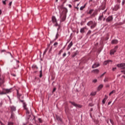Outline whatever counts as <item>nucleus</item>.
Returning a JSON list of instances; mask_svg holds the SVG:
<instances>
[{
  "label": "nucleus",
  "instance_id": "nucleus-1",
  "mask_svg": "<svg viewBox=\"0 0 125 125\" xmlns=\"http://www.w3.org/2000/svg\"><path fill=\"white\" fill-rule=\"evenodd\" d=\"M87 25L90 27V29H94L97 26V22L95 21H90L87 23Z\"/></svg>",
  "mask_w": 125,
  "mask_h": 125
},
{
  "label": "nucleus",
  "instance_id": "nucleus-2",
  "mask_svg": "<svg viewBox=\"0 0 125 125\" xmlns=\"http://www.w3.org/2000/svg\"><path fill=\"white\" fill-rule=\"evenodd\" d=\"M11 92V89H5L4 88H2V95H4Z\"/></svg>",
  "mask_w": 125,
  "mask_h": 125
},
{
  "label": "nucleus",
  "instance_id": "nucleus-3",
  "mask_svg": "<svg viewBox=\"0 0 125 125\" xmlns=\"http://www.w3.org/2000/svg\"><path fill=\"white\" fill-rule=\"evenodd\" d=\"M118 46H116L114 48L110 51V55H114L116 52H117V50H118Z\"/></svg>",
  "mask_w": 125,
  "mask_h": 125
},
{
  "label": "nucleus",
  "instance_id": "nucleus-4",
  "mask_svg": "<svg viewBox=\"0 0 125 125\" xmlns=\"http://www.w3.org/2000/svg\"><path fill=\"white\" fill-rule=\"evenodd\" d=\"M113 16H109L105 20V21L106 23H111L113 21Z\"/></svg>",
  "mask_w": 125,
  "mask_h": 125
},
{
  "label": "nucleus",
  "instance_id": "nucleus-5",
  "mask_svg": "<svg viewBox=\"0 0 125 125\" xmlns=\"http://www.w3.org/2000/svg\"><path fill=\"white\" fill-rule=\"evenodd\" d=\"M69 103H71V104H72V105H74V107H76V108H82V106L80 104H76L75 102H69Z\"/></svg>",
  "mask_w": 125,
  "mask_h": 125
},
{
  "label": "nucleus",
  "instance_id": "nucleus-6",
  "mask_svg": "<svg viewBox=\"0 0 125 125\" xmlns=\"http://www.w3.org/2000/svg\"><path fill=\"white\" fill-rule=\"evenodd\" d=\"M117 66L118 67V68H121V69H123V70H125V63H121L120 64H118L117 65Z\"/></svg>",
  "mask_w": 125,
  "mask_h": 125
},
{
  "label": "nucleus",
  "instance_id": "nucleus-7",
  "mask_svg": "<svg viewBox=\"0 0 125 125\" xmlns=\"http://www.w3.org/2000/svg\"><path fill=\"white\" fill-rule=\"evenodd\" d=\"M100 66V64L99 63H95L93 64L92 68L94 69L95 68H97V67H99Z\"/></svg>",
  "mask_w": 125,
  "mask_h": 125
},
{
  "label": "nucleus",
  "instance_id": "nucleus-8",
  "mask_svg": "<svg viewBox=\"0 0 125 125\" xmlns=\"http://www.w3.org/2000/svg\"><path fill=\"white\" fill-rule=\"evenodd\" d=\"M118 42H119V41H118V40H113L111 41V44H117L118 43Z\"/></svg>",
  "mask_w": 125,
  "mask_h": 125
},
{
  "label": "nucleus",
  "instance_id": "nucleus-9",
  "mask_svg": "<svg viewBox=\"0 0 125 125\" xmlns=\"http://www.w3.org/2000/svg\"><path fill=\"white\" fill-rule=\"evenodd\" d=\"M72 46H73V42H71L70 43L68 44L67 50H69V49H70Z\"/></svg>",
  "mask_w": 125,
  "mask_h": 125
},
{
  "label": "nucleus",
  "instance_id": "nucleus-10",
  "mask_svg": "<svg viewBox=\"0 0 125 125\" xmlns=\"http://www.w3.org/2000/svg\"><path fill=\"white\" fill-rule=\"evenodd\" d=\"M107 99H108V97L107 96V95H105L104 98L102 101V103H103V104H105V103Z\"/></svg>",
  "mask_w": 125,
  "mask_h": 125
},
{
  "label": "nucleus",
  "instance_id": "nucleus-11",
  "mask_svg": "<svg viewBox=\"0 0 125 125\" xmlns=\"http://www.w3.org/2000/svg\"><path fill=\"white\" fill-rule=\"evenodd\" d=\"M52 21L53 23H57V20L56 19V18L54 16H53L52 18Z\"/></svg>",
  "mask_w": 125,
  "mask_h": 125
},
{
  "label": "nucleus",
  "instance_id": "nucleus-12",
  "mask_svg": "<svg viewBox=\"0 0 125 125\" xmlns=\"http://www.w3.org/2000/svg\"><path fill=\"white\" fill-rule=\"evenodd\" d=\"M110 62H113V61H112V60H107L104 62V65H107V64H108V63H110Z\"/></svg>",
  "mask_w": 125,
  "mask_h": 125
},
{
  "label": "nucleus",
  "instance_id": "nucleus-13",
  "mask_svg": "<svg viewBox=\"0 0 125 125\" xmlns=\"http://www.w3.org/2000/svg\"><path fill=\"white\" fill-rule=\"evenodd\" d=\"M10 109H11V111L12 112H14V111H16V107L14 106H11L10 107Z\"/></svg>",
  "mask_w": 125,
  "mask_h": 125
},
{
  "label": "nucleus",
  "instance_id": "nucleus-14",
  "mask_svg": "<svg viewBox=\"0 0 125 125\" xmlns=\"http://www.w3.org/2000/svg\"><path fill=\"white\" fill-rule=\"evenodd\" d=\"M92 73H94V74H98V73H99V69H96L95 70H93L92 71Z\"/></svg>",
  "mask_w": 125,
  "mask_h": 125
},
{
  "label": "nucleus",
  "instance_id": "nucleus-15",
  "mask_svg": "<svg viewBox=\"0 0 125 125\" xmlns=\"http://www.w3.org/2000/svg\"><path fill=\"white\" fill-rule=\"evenodd\" d=\"M66 20V16L65 15H63L62 18L61 20V22H64V21Z\"/></svg>",
  "mask_w": 125,
  "mask_h": 125
},
{
  "label": "nucleus",
  "instance_id": "nucleus-16",
  "mask_svg": "<svg viewBox=\"0 0 125 125\" xmlns=\"http://www.w3.org/2000/svg\"><path fill=\"white\" fill-rule=\"evenodd\" d=\"M84 30H85V27L82 28L80 30V33H81V34H83V33H84Z\"/></svg>",
  "mask_w": 125,
  "mask_h": 125
},
{
  "label": "nucleus",
  "instance_id": "nucleus-17",
  "mask_svg": "<svg viewBox=\"0 0 125 125\" xmlns=\"http://www.w3.org/2000/svg\"><path fill=\"white\" fill-rule=\"evenodd\" d=\"M103 17H104V16L103 15V14H102V16H100L98 18L99 21H102V19H103Z\"/></svg>",
  "mask_w": 125,
  "mask_h": 125
},
{
  "label": "nucleus",
  "instance_id": "nucleus-18",
  "mask_svg": "<svg viewBox=\"0 0 125 125\" xmlns=\"http://www.w3.org/2000/svg\"><path fill=\"white\" fill-rule=\"evenodd\" d=\"M79 53V52L78 51H76L73 53V54L72 55V57H75L76 55Z\"/></svg>",
  "mask_w": 125,
  "mask_h": 125
},
{
  "label": "nucleus",
  "instance_id": "nucleus-19",
  "mask_svg": "<svg viewBox=\"0 0 125 125\" xmlns=\"http://www.w3.org/2000/svg\"><path fill=\"white\" fill-rule=\"evenodd\" d=\"M103 88V84H100L98 87V90H100L102 88Z\"/></svg>",
  "mask_w": 125,
  "mask_h": 125
},
{
  "label": "nucleus",
  "instance_id": "nucleus-20",
  "mask_svg": "<svg viewBox=\"0 0 125 125\" xmlns=\"http://www.w3.org/2000/svg\"><path fill=\"white\" fill-rule=\"evenodd\" d=\"M90 95L91 96H95V95H96V92H91Z\"/></svg>",
  "mask_w": 125,
  "mask_h": 125
},
{
  "label": "nucleus",
  "instance_id": "nucleus-21",
  "mask_svg": "<svg viewBox=\"0 0 125 125\" xmlns=\"http://www.w3.org/2000/svg\"><path fill=\"white\" fill-rule=\"evenodd\" d=\"M86 5V4H85L84 6H82L80 7V10H83L84 8H85V6Z\"/></svg>",
  "mask_w": 125,
  "mask_h": 125
},
{
  "label": "nucleus",
  "instance_id": "nucleus-22",
  "mask_svg": "<svg viewBox=\"0 0 125 125\" xmlns=\"http://www.w3.org/2000/svg\"><path fill=\"white\" fill-rule=\"evenodd\" d=\"M64 50V47L62 48L61 50H60V51L59 52V55H61V54L62 53V52H63V51Z\"/></svg>",
  "mask_w": 125,
  "mask_h": 125
},
{
  "label": "nucleus",
  "instance_id": "nucleus-23",
  "mask_svg": "<svg viewBox=\"0 0 125 125\" xmlns=\"http://www.w3.org/2000/svg\"><path fill=\"white\" fill-rule=\"evenodd\" d=\"M23 108H24L25 110H27V105L26 104V103H23Z\"/></svg>",
  "mask_w": 125,
  "mask_h": 125
},
{
  "label": "nucleus",
  "instance_id": "nucleus-24",
  "mask_svg": "<svg viewBox=\"0 0 125 125\" xmlns=\"http://www.w3.org/2000/svg\"><path fill=\"white\" fill-rule=\"evenodd\" d=\"M116 93V90H114L113 91H112L109 94V96H111V95H112V94H113V93Z\"/></svg>",
  "mask_w": 125,
  "mask_h": 125
},
{
  "label": "nucleus",
  "instance_id": "nucleus-25",
  "mask_svg": "<svg viewBox=\"0 0 125 125\" xmlns=\"http://www.w3.org/2000/svg\"><path fill=\"white\" fill-rule=\"evenodd\" d=\"M42 70H41L40 71V78H42Z\"/></svg>",
  "mask_w": 125,
  "mask_h": 125
},
{
  "label": "nucleus",
  "instance_id": "nucleus-26",
  "mask_svg": "<svg viewBox=\"0 0 125 125\" xmlns=\"http://www.w3.org/2000/svg\"><path fill=\"white\" fill-rule=\"evenodd\" d=\"M93 12V9H91L87 13V14H91Z\"/></svg>",
  "mask_w": 125,
  "mask_h": 125
},
{
  "label": "nucleus",
  "instance_id": "nucleus-27",
  "mask_svg": "<svg viewBox=\"0 0 125 125\" xmlns=\"http://www.w3.org/2000/svg\"><path fill=\"white\" fill-rule=\"evenodd\" d=\"M32 69H38V66H37V65H33L32 66Z\"/></svg>",
  "mask_w": 125,
  "mask_h": 125
},
{
  "label": "nucleus",
  "instance_id": "nucleus-28",
  "mask_svg": "<svg viewBox=\"0 0 125 125\" xmlns=\"http://www.w3.org/2000/svg\"><path fill=\"white\" fill-rule=\"evenodd\" d=\"M38 121L40 124H42V120L41 118H38Z\"/></svg>",
  "mask_w": 125,
  "mask_h": 125
},
{
  "label": "nucleus",
  "instance_id": "nucleus-29",
  "mask_svg": "<svg viewBox=\"0 0 125 125\" xmlns=\"http://www.w3.org/2000/svg\"><path fill=\"white\" fill-rule=\"evenodd\" d=\"M59 37V33L57 32V34L56 35V39H58Z\"/></svg>",
  "mask_w": 125,
  "mask_h": 125
},
{
  "label": "nucleus",
  "instance_id": "nucleus-30",
  "mask_svg": "<svg viewBox=\"0 0 125 125\" xmlns=\"http://www.w3.org/2000/svg\"><path fill=\"white\" fill-rule=\"evenodd\" d=\"M109 79L108 78H105L104 80V83H106V82H108Z\"/></svg>",
  "mask_w": 125,
  "mask_h": 125
},
{
  "label": "nucleus",
  "instance_id": "nucleus-31",
  "mask_svg": "<svg viewBox=\"0 0 125 125\" xmlns=\"http://www.w3.org/2000/svg\"><path fill=\"white\" fill-rule=\"evenodd\" d=\"M58 45V42H56L54 43V46H55V47H56V46H57Z\"/></svg>",
  "mask_w": 125,
  "mask_h": 125
},
{
  "label": "nucleus",
  "instance_id": "nucleus-32",
  "mask_svg": "<svg viewBox=\"0 0 125 125\" xmlns=\"http://www.w3.org/2000/svg\"><path fill=\"white\" fill-rule=\"evenodd\" d=\"M26 111V114H30V111L28 110V108L27 109H25Z\"/></svg>",
  "mask_w": 125,
  "mask_h": 125
},
{
  "label": "nucleus",
  "instance_id": "nucleus-33",
  "mask_svg": "<svg viewBox=\"0 0 125 125\" xmlns=\"http://www.w3.org/2000/svg\"><path fill=\"white\" fill-rule=\"evenodd\" d=\"M91 34V31L90 30H89L87 33V35H90Z\"/></svg>",
  "mask_w": 125,
  "mask_h": 125
},
{
  "label": "nucleus",
  "instance_id": "nucleus-34",
  "mask_svg": "<svg viewBox=\"0 0 125 125\" xmlns=\"http://www.w3.org/2000/svg\"><path fill=\"white\" fill-rule=\"evenodd\" d=\"M46 52H47V49H46L44 52H43V55H44V54H45V53H46Z\"/></svg>",
  "mask_w": 125,
  "mask_h": 125
},
{
  "label": "nucleus",
  "instance_id": "nucleus-35",
  "mask_svg": "<svg viewBox=\"0 0 125 125\" xmlns=\"http://www.w3.org/2000/svg\"><path fill=\"white\" fill-rule=\"evenodd\" d=\"M54 23L55 24V26H56V27H57V26H59L57 21L56 22H55Z\"/></svg>",
  "mask_w": 125,
  "mask_h": 125
},
{
  "label": "nucleus",
  "instance_id": "nucleus-36",
  "mask_svg": "<svg viewBox=\"0 0 125 125\" xmlns=\"http://www.w3.org/2000/svg\"><path fill=\"white\" fill-rule=\"evenodd\" d=\"M67 55V54L66 53H64L62 55V57H65Z\"/></svg>",
  "mask_w": 125,
  "mask_h": 125
},
{
  "label": "nucleus",
  "instance_id": "nucleus-37",
  "mask_svg": "<svg viewBox=\"0 0 125 125\" xmlns=\"http://www.w3.org/2000/svg\"><path fill=\"white\" fill-rule=\"evenodd\" d=\"M93 83H97V79H94V80H93Z\"/></svg>",
  "mask_w": 125,
  "mask_h": 125
},
{
  "label": "nucleus",
  "instance_id": "nucleus-38",
  "mask_svg": "<svg viewBox=\"0 0 125 125\" xmlns=\"http://www.w3.org/2000/svg\"><path fill=\"white\" fill-rule=\"evenodd\" d=\"M11 118H12V119H13V118H14V115H13V113L11 114Z\"/></svg>",
  "mask_w": 125,
  "mask_h": 125
},
{
  "label": "nucleus",
  "instance_id": "nucleus-39",
  "mask_svg": "<svg viewBox=\"0 0 125 125\" xmlns=\"http://www.w3.org/2000/svg\"><path fill=\"white\" fill-rule=\"evenodd\" d=\"M8 125H13V123H12V122H9L8 123Z\"/></svg>",
  "mask_w": 125,
  "mask_h": 125
},
{
  "label": "nucleus",
  "instance_id": "nucleus-40",
  "mask_svg": "<svg viewBox=\"0 0 125 125\" xmlns=\"http://www.w3.org/2000/svg\"><path fill=\"white\" fill-rule=\"evenodd\" d=\"M6 0H5L4 1H2L3 4H4V5L6 4V3L5 2L6 1Z\"/></svg>",
  "mask_w": 125,
  "mask_h": 125
},
{
  "label": "nucleus",
  "instance_id": "nucleus-41",
  "mask_svg": "<svg viewBox=\"0 0 125 125\" xmlns=\"http://www.w3.org/2000/svg\"><path fill=\"white\" fill-rule=\"evenodd\" d=\"M105 74H106V72H104L102 75H101V78H102V77H103Z\"/></svg>",
  "mask_w": 125,
  "mask_h": 125
},
{
  "label": "nucleus",
  "instance_id": "nucleus-42",
  "mask_svg": "<svg viewBox=\"0 0 125 125\" xmlns=\"http://www.w3.org/2000/svg\"><path fill=\"white\" fill-rule=\"evenodd\" d=\"M125 0H123L122 5H124V4H125Z\"/></svg>",
  "mask_w": 125,
  "mask_h": 125
},
{
  "label": "nucleus",
  "instance_id": "nucleus-43",
  "mask_svg": "<svg viewBox=\"0 0 125 125\" xmlns=\"http://www.w3.org/2000/svg\"><path fill=\"white\" fill-rule=\"evenodd\" d=\"M56 90V88H54L52 92H55V91Z\"/></svg>",
  "mask_w": 125,
  "mask_h": 125
},
{
  "label": "nucleus",
  "instance_id": "nucleus-44",
  "mask_svg": "<svg viewBox=\"0 0 125 125\" xmlns=\"http://www.w3.org/2000/svg\"><path fill=\"white\" fill-rule=\"evenodd\" d=\"M107 12V9H106L104 12H103V14H105V13H106V12Z\"/></svg>",
  "mask_w": 125,
  "mask_h": 125
},
{
  "label": "nucleus",
  "instance_id": "nucleus-45",
  "mask_svg": "<svg viewBox=\"0 0 125 125\" xmlns=\"http://www.w3.org/2000/svg\"><path fill=\"white\" fill-rule=\"evenodd\" d=\"M68 7H69V8H72V5L71 4H68Z\"/></svg>",
  "mask_w": 125,
  "mask_h": 125
},
{
  "label": "nucleus",
  "instance_id": "nucleus-46",
  "mask_svg": "<svg viewBox=\"0 0 125 125\" xmlns=\"http://www.w3.org/2000/svg\"><path fill=\"white\" fill-rule=\"evenodd\" d=\"M11 4H12V1H11L9 3V5L10 6H11Z\"/></svg>",
  "mask_w": 125,
  "mask_h": 125
},
{
  "label": "nucleus",
  "instance_id": "nucleus-47",
  "mask_svg": "<svg viewBox=\"0 0 125 125\" xmlns=\"http://www.w3.org/2000/svg\"><path fill=\"white\" fill-rule=\"evenodd\" d=\"M121 73H123L125 75V70L121 71Z\"/></svg>",
  "mask_w": 125,
  "mask_h": 125
},
{
  "label": "nucleus",
  "instance_id": "nucleus-48",
  "mask_svg": "<svg viewBox=\"0 0 125 125\" xmlns=\"http://www.w3.org/2000/svg\"><path fill=\"white\" fill-rule=\"evenodd\" d=\"M117 68L116 67H114L112 68V71H114L115 70H116Z\"/></svg>",
  "mask_w": 125,
  "mask_h": 125
},
{
  "label": "nucleus",
  "instance_id": "nucleus-49",
  "mask_svg": "<svg viewBox=\"0 0 125 125\" xmlns=\"http://www.w3.org/2000/svg\"><path fill=\"white\" fill-rule=\"evenodd\" d=\"M57 119L58 120V121H61V119H60L59 117H57Z\"/></svg>",
  "mask_w": 125,
  "mask_h": 125
},
{
  "label": "nucleus",
  "instance_id": "nucleus-50",
  "mask_svg": "<svg viewBox=\"0 0 125 125\" xmlns=\"http://www.w3.org/2000/svg\"><path fill=\"white\" fill-rule=\"evenodd\" d=\"M110 122L111 123V124H112V125H113V121H112V120L110 119Z\"/></svg>",
  "mask_w": 125,
  "mask_h": 125
},
{
  "label": "nucleus",
  "instance_id": "nucleus-51",
  "mask_svg": "<svg viewBox=\"0 0 125 125\" xmlns=\"http://www.w3.org/2000/svg\"><path fill=\"white\" fill-rule=\"evenodd\" d=\"M111 103H112V102H109L107 104V105H110V104H111Z\"/></svg>",
  "mask_w": 125,
  "mask_h": 125
},
{
  "label": "nucleus",
  "instance_id": "nucleus-52",
  "mask_svg": "<svg viewBox=\"0 0 125 125\" xmlns=\"http://www.w3.org/2000/svg\"><path fill=\"white\" fill-rule=\"evenodd\" d=\"M59 29H60V26H59V27L57 28L58 32H59Z\"/></svg>",
  "mask_w": 125,
  "mask_h": 125
},
{
  "label": "nucleus",
  "instance_id": "nucleus-53",
  "mask_svg": "<svg viewBox=\"0 0 125 125\" xmlns=\"http://www.w3.org/2000/svg\"><path fill=\"white\" fill-rule=\"evenodd\" d=\"M75 8L76 9H77V10H79V7L77 6V7H75Z\"/></svg>",
  "mask_w": 125,
  "mask_h": 125
},
{
  "label": "nucleus",
  "instance_id": "nucleus-54",
  "mask_svg": "<svg viewBox=\"0 0 125 125\" xmlns=\"http://www.w3.org/2000/svg\"><path fill=\"white\" fill-rule=\"evenodd\" d=\"M0 124L1 125H4L0 121Z\"/></svg>",
  "mask_w": 125,
  "mask_h": 125
},
{
  "label": "nucleus",
  "instance_id": "nucleus-55",
  "mask_svg": "<svg viewBox=\"0 0 125 125\" xmlns=\"http://www.w3.org/2000/svg\"><path fill=\"white\" fill-rule=\"evenodd\" d=\"M68 55H69H69H70V54H71V53H70V52H68Z\"/></svg>",
  "mask_w": 125,
  "mask_h": 125
},
{
  "label": "nucleus",
  "instance_id": "nucleus-56",
  "mask_svg": "<svg viewBox=\"0 0 125 125\" xmlns=\"http://www.w3.org/2000/svg\"><path fill=\"white\" fill-rule=\"evenodd\" d=\"M2 12H1V10H0V15H1Z\"/></svg>",
  "mask_w": 125,
  "mask_h": 125
},
{
  "label": "nucleus",
  "instance_id": "nucleus-57",
  "mask_svg": "<svg viewBox=\"0 0 125 125\" xmlns=\"http://www.w3.org/2000/svg\"><path fill=\"white\" fill-rule=\"evenodd\" d=\"M12 76H13V77H16V75H15V74H12Z\"/></svg>",
  "mask_w": 125,
  "mask_h": 125
},
{
  "label": "nucleus",
  "instance_id": "nucleus-58",
  "mask_svg": "<svg viewBox=\"0 0 125 125\" xmlns=\"http://www.w3.org/2000/svg\"><path fill=\"white\" fill-rule=\"evenodd\" d=\"M118 2H121V0H117Z\"/></svg>",
  "mask_w": 125,
  "mask_h": 125
},
{
  "label": "nucleus",
  "instance_id": "nucleus-59",
  "mask_svg": "<svg viewBox=\"0 0 125 125\" xmlns=\"http://www.w3.org/2000/svg\"><path fill=\"white\" fill-rule=\"evenodd\" d=\"M79 5H80V3L77 4V6H79Z\"/></svg>",
  "mask_w": 125,
  "mask_h": 125
},
{
  "label": "nucleus",
  "instance_id": "nucleus-60",
  "mask_svg": "<svg viewBox=\"0 0 125 125\" xmlns=\"http://www.w3.org/2000/svg\"><path fill=\"white\" fill-rule=\"evenodd\" d=\"M103 21H105V18H104Z\"/></svg>",
  "mask_w": 125,
  "mask_h": 125
},
{
  "label": "nucleus",
  "instance_id": "nucleus-61",
  "mask_svg": "<svg viewBox=\"0 0 125 125\" xmlns=\"http://www.w3.org/2000/svg\"><path fill=\"white\" fill-rule=\"evenodd\" d=\"M106 87H109V85H106Z\"/></svg>",
  "mask_w": 125,
  "mask_h": 125
},
{
  "label": "nucleus",
  "instance_id": "nucleus-62",
  "mask_svg": "<svg viewBox=\"0 0 125 125\" xmlns=\"http://www.w3.org/2000/svg\"><path fill=\"white\" fill-rule=\"evenodd\" d=\"M123 77L125 78V76H123Z\"/></svg>",
  "mask_w": 125,
  "mask_h": 125
},
{
  "label": "nucleus",
  "instance_id": "nucleus-63",
  "mask_svg": "<svg viewBox=\"0 0 125 125\" xmlns=\"http://www.w3.org/2000/svg\"><path fill=\"white\" fill-rule=\"evenodd\" d=\"M117 7L119 8V7H120V6L118 5Z\"/></svg>",
  "mask_w": 125,
  "mask_h": 125
},
{
  "label": "nucleus",
  "instance_id": "nucleus-64",
  "mask_svg": "<svg viewBox=\"0 0 125 125\" xmlns=\"http://www.w3.org/2000/svg\"><path fill=\"white\" fill-rule=\"evenodd\" d=\"M90 110H91V111H92V108H91Z\"/></svg>",
  "mask_w": 125,
  "mask_h": 125
}]
</instances>
